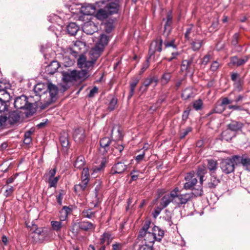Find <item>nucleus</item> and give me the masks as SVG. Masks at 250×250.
<instances>
[{
    "label": "nucleus",
    "mask_w": 250,
    "mask_h": 250,
    "mask_svg": "<svg viewBox=\"0 0 250 250\" xmlns=\"http://www.w3.org/2000/svg\"><path fill=\"white\" fill-rule=\"evenodd\" d=\"M73 137L74 141L78 143L83 142L85 139V131L82 128H79L75 129L73 134Z\"/></svg>",
    "instance_id": "4468645a"
},
{
    "label": "nucleus",
    "mask_w": 250,
    "mask_h": 250,
    "mask_svg": "<svg viewBox=\"0 0 250 250\" xmlns=\"http://www.w3.org/2000/svg\"><path fill=\"white\" fill-rule=\"evenodd\" d=\"M211 178L210 181L208 183V186L209 188H214L219 184L220 181L215 174L210 175Z\"/></svg>",
    "instance_id": "473e14b6"
},
{
    "label": "nucleus",
    "mask_w": 250,
    "mask_h": 250,
    "mask_svg": "<svg viewBox=\"0 0 250 250\" xmlns=\"http://www.w3.org/2000/svg\"><path fill=\"white\" fill-rule=\"evenodd\" d=\"M85 164L84 158L82 156L78 157L77 160L75 162L74 167L75 168L81 169L83 167Z\"/></svg>",
    "instance_id": "58836bf2"
},
{
    "label": "nucleus",
    "mask_w": 250,
    "mask_h": 250,
    "mask_svg": "<svg viewBox=\"0 0 250 250\" xmlns=\"http://www.w3.org/2000/svg\"><path fill=\"white\" fill-rule=\"evenodd\" d=\"M203 44V41L201 40H195L191 43V47L194 51H198Z\"/></svg>",
    "instance_id": "4c0bfd02"
},
{
    "label": "nucleus",
    "mask_w": 250,
    "mask_h": 250,
    "mask_svg": "<svg viewBox=\"0 0 250 250\" xmlns=\"http://www.w3.org/2000/svg\"><path fill=\"white\" fill-rule=\"evenodd\" d=\"M109 41L108 36L105 34H101L95 45L89 52L90 58L96 61L104 50L105 47L107 45Z\"/></svg>",
    "instance_id": "7ed1b4c3"
},
{
    "label": "nucleus",
    "mask_w": 250,
    "mask_h": 250,
    "mask_svg": "<svg viewBox=\"0 0 250 250\" xmlns=\"http://www.w3.org/2000/svg\"><path fill=\"white\" fill-rule=\"evenodd\" d=\"M102 182L100 180H98V181H96L95 183L96 187L95 188V191L96 195L97 196L98 192L101 189V186Z\"/></svg>",
    "instance_id": "0e129e2a"
},
{
    "label": "nucleus",
    "mask_w": 250,
    "mask_h": 250,
    "mask_svg": "<svg viewBox=\"0 0 250 250\" xmlns=\"http://www.w3.org/2000/svg\"><path fill=\"white\" fill-rule=\"evenodd\" d=\"M105 165V162L103 161L99 166L93 167L92 169V170L93 171V173H92V174H93L94 173H97L101 171L104 168Z\"/></svg>",
    "instance_id": "a18cd8bd"
},
{
    "label": "nucleus",
    "mask_w": 250,
    "mask_h": 250,
    "mask_svg": "<svg viewBox=\"0 0 250 250\" xmlns=\"http://www.w3.org/2000/svg\"><path fill=\"white\" fill-rule=\"evenodd\" d=\"M95 227L94 224L88 221H82L79 224V228L85 231L94 229Z\"/></svg>",
    "instance_id": "b1692460"
},
{
    "label": "nucleus",
    "mask_w": 250,
    "mask_h": 250,
    "mask_svg": "<svg viewBox=\"0 0 250 250\" xmlns=\"http://www.w3.org/2000/svg\"><path fill=\"white\" fill-rule=\"evenodd\" d=\"M88 182H87L84 180H82L81 183L76 185L74 187V190L76 192H80L81 191H83L85 189L87 184Z\"/></svg>",
    "instance_id": "e433bc0d"
},
{
    "label": "nucleus",
    "mask_w": 250,
    "mask_h": 250,
    "mask_svg": "<svg viewBox=\"0 0 250 250\" xmlns=\"http://www.w3.org/2000/svg\"><path fill=\"white\" fill-rule=\"evenodd\" d=\"M8 118L9 123L10 124L13 125L19 121L20 119V116L18 113L14 111L10 114Z\"/></svg>",
    "instance_id": "c9c22d12"
},
{
    "label": "nucleus",
    "mask_w": 250,
    "mask_h": 250,
    "mask_svg": "<svg viewBox=\"0 0 250 250\" xmlns=\"http://www.w3.org/2000/svg\"><path fill=\"white\" fill-rule=\"evenodd\" d=\"M203 106L202 101L200 99L195 101L193 103V108L196 110H199L202 109Z\"/></svg>",
    "instance_id": "8fccbe9b"
},
{
    "label": "nucleus",
    "mask_w": 250,
    "mask_h": 250,
    "mask_svg": "<svg viewBox=\"0 0 250 250\" xmlns=\"http://www.w3.org/2000/svg\"><path fill=\"white\" fill-rule=\"evenodd\" d=\"M228 128L232 131H238L240 130L243 126V124L240 122L232 121L231 123L228 125Z\"/></svg>",
    "instance_id": "a878e982"
},
{
    "label": "nucleus",
    "mask_w": 250,
    "mask_h": 250,
    "mask_svg": "<svg viewBox=\"0 0 250 250\" xmlns=\"http://www.w3.org/2000/svg\"><path fill=\"white\" fill-rule=\"evenodd\" d=\"M171 78V73L166 72L163 75L161 78V83L163 85L166 84L168 83Z\"/></svg>",
    "instance_id": "a19ab883"
},
{
    "label": "nucleus",
    "mask_w": 250,
    "mask_h": 250,
    "mask_svg": "<svg viewBox=\"0 0 250 250\" xmlns=\"http://www.w3.org/2000/svg\"><path fill=\"white\" fill-rule=\"evenodd\" d=\"M31 131L26 132L24 134V143L27 145L29 144L31 142Z\"/></svg>",
    "instance_id": "5fc2aeb1"
},
{
    "label": "nucleus",
    "mask_w": 250,
    "mask_h": 250,
    "mask_svg": "<svg viewBox=\"0 0 250 250\" xmlns=\"http://www.w3.org/2000/svg\"><path fill=\"white\" fill-rule=\"evenodd\" d=\"M228 108L229 109H232L233 110H238V111L246 110L242 106L237 105V104H236L234 105H229L228 106Z\"/></svg>",
    "instance_id": "bf43d9fd"
},
{
    "label": "nucleus",
    "mask_w": 250,
    "mask_h": 250,
    "mask_svg": "<svg viewBox=\"0 0 250 250\" xmlns=\"http://www.w3.org/2000/svg\"><path fill=\"white\" fill-rule=\"evenodd\" d=\"M14 107L17 109H23L27 115H31L36 111L33 104L29 103L27 98L24 95L17 97L14 101Z\"/></svg>",
    "instance_id": "39448f33"
},
{
    "label": "nucleus",
    "mask_w": 250,
    "mask_h": 250,
    "mask_svg": "<svg viewBox=\"0 0 250 250\" xmlns=\"http://www.w3.org/2000/svg\"><path fill=\"white\" fill-rule=\"evenodd\" d=\"M83 30L86 34L92 35L97 31V26L93 22H87L84 23Z\"/></svg>",
    "instance_id": "f3484780"
},
{
    "label": "nucleus",
    "mask_w": 250,
    "mask_h": 250,
    "mask_svg": "<svg viewBox=\"0 0 250 250\" xmlns=\"http://www.w3.org/2000/svg\"><path fill=\"white\" fill-rule=\"evenodd\" d=\"M139 81V80L138 79L136 78L134 80H133V81L130 84V89L128 95L129 99L131 98L132 96L133 95L135 88L137 84H138Z\"/></svg>",
    "instance_id": "ea45409f"
},
{
    "label": "nucleus",
    "mask_w": 250,
    "mask_h": 250,
    "mask_svg": "<svg viewBox=\"0 0 250 250\" xmlns=\"http://www.w3.org/2000/svg\"><path fill=\"white\" fill-rule=\"evenodd\" d=\"M239 34L235 33L232 37L231 43L233 45L235 46L238 42Z\"/></svg>",
    "instance_id": "774afa93"
},
{
    "label": "nucleus",
    "mask_w": 250,
    "mask_h": 250,
    "mask_svg": "<svg viewBox=\"0 0 250 250\" xmlns=\"http://www.w3.org/2000/svg\"><path fill=\"white\" fill-rule=\"evenodd\" d=\"M240 159L243 167L250 171V157L246 155H243L241 157L237 155L233 156L231 158L224 159L220 163V167L225 174H229L234 170V163L236 160Z\"/></svg>",
    "instance_id": "f257e3e1"
},
{
    "label": "nucleus",
    "mask_w": 250,
    "mask_h": 250,
    "mask_svg": "<svg viewBox=\"0 0 250 250\" xmlns=\"http://www.w3.org/2000/svg\"><path fill=\"white\" fill-rule=\"evenodd\" d=\"M79 30V27L74 22L69 23L67 27V32L72 36L75 35Z\"/></svg>",
    "instance_id": "f704fd0d"
},
{
    "label": "nucleus",
    "mask_w": 250,
    "mask_h": 250,
    "mask_svg": "<svg viewBox=\"0 0 250 250\" xmlns=\"http://www.w3.org/2000/svg\"><path fill=\"white\" fill-rule=\"evenodd\" d=\"M114 28L113 24L112 22L108 21L104 24L105 31L109 33L111 32Z\"/></svg>",
    "instance_id": "603ef678"
},
{
    "label": "nucleus",
    "mask_w": 250,
    "mask_h": 250,
    "mask_svg": "<svg viewBox=\"0 0 250 250\" xmlns=\"http://www.w3.org/2000/svg\"><path fill=\"white\" fill-rule=\"evenodd\" d=\"M89 177L90 174L89 172V169L88 168H83L81 176L82 180H84V181H86L87 182H89Z\"/></svg>",
    "instance_id": "79ce46f5"
},
{
    "label": "nucleus",
    "mask_w": 250,
    "mask_h": 250,
    "mask_svg": "<svg viewBox=\"0 0 250 250\" xmlns=\"http://www.w3.org/2000/svg\"><path fill=\"white\" fill-rule=\"evenodd\" d=\"M113 239V237L111 234L108 231L104 232L100 238V243L101 245H104L105 243L109 245Z\"/></svg>",
    "instance_id": "6ab92c4d"
},
{
    "label": "nucleus",
    "mask_w": 250,
    "mask_h": 250,
    "mask_svg": "<svg viewBox=\"0 0 250 250\" xmlns=\"http://www.w3.org/2000/svg\"><path fill=\"white\" fill-rule=\"evenodd\" d=\"M60 66L57 61H52L48 66H46L45 71L48 74H54Z\"/></svg>",
    "instance_id": "aec40b11"
},
{
    "label": "nucleus",
    "mask_w": 250,
    "mask_h": 250,
    "mask_svg": "<svg viewBox=\"0 0 250 250\" xmlns=\"http://www.w3.org/2000/svg\"><path fill=\"white\" fill-rule=\"evenodd\" d=\"M207 167L210 172V174H215L218 168L217 161L213 159L207 160Z\"/></svg>",
    "instance_id": "4be33fe9"
},
{
    "label": "nucleus",
    "mask_w": 250,
    "mask_h": 250,
    "mask_svg": "<svg viewBox=\"0 0 250 250\" xmlns=\"http://www.w3.org/2000/svg\"><path fill=\"white\" fill-rule=\"evenodd\" d=\"M163 208H163V207L161 206H160V207H157V208H156L154 209V212L153 213V217L154 218H156L159 215V214L160 213V212H161Z\"/></svg>",
    "instance_id": "69168bd1"
},
{
    "label": "nucleus",
    "mask_w": 250,
    "mask_h": 250,
    "mask_svg": "<svg viewBox=\"0 0 250 250\" xmlns=\"http://www.w3.org/2000/svg\"><path fill=\"white\" fill-rule=\"evenodd\" d=\"M83 217L87 218H91L95 215V212H93L90 209H85L82 213Z\"/></svg>",
    "instance_id": "de8ad7c7"
},
{
    "label": "nucleus",
    "mask_w": 250,
    "mask_h": 250,
    "mask_svg": "<svg viewBox=\"0 0 250 250\" xmlns=\"http://www.w3.org/2000/svg\"><path fill=\"white\" fill-rule=\"evenodd\" d=\"M194 56L195 55H192L189 59L182 61L181 70L185 72L186 75L188 74H192L194 72L195 64L196 63V62L193 61Z\"/></svg>",
    "instance_id": "6e6552de"
},
{
    "label": "nucleus",
    "mask_w": 250,
    "mask_h": 250,
    "mask_svg": "<svg viewBox=\"0 0 250 250\" xmlns=\"http://www.w3.org/2000/svg\"><path fill=\"white\" fill-rule=\"evenodd\" d=\"M112 146H114V148L115 149L119 151L120 153H121L124 150V146L122 145L117 142H114V144L112 145Z\"/></svg>",
    "instance_id": "052dcab7"
},
{
    "label": "nucleus",
    "mask_w": 250,
    "mask_h": 250,
    "mask_svg": "<svg viewBox=\"0 0 250 250\" xmlns=\"http://www.w3.org/2000/svg\"><path fill=\"white\" fill-rule=\"evenodd\" d=\"M191 127H188L185 129H184L180 133V138L183 139L185 138L190 132L192 131Z\"/></svg>",
    "instance_id": "6e6d98bb"
},
{
    "label": "nucleus",
    "mask_w": 250,
    "mask_h": 250,
    "mask_svg": "<svg viewBox=\"0 0 250 250\" xmlns=\"http://www.w3.org/2000/svg\"><path fill=\"white\" fill-rule=\"evenodd\" d=\"M42 231L40 229H36L32 233V236L33 241L35 242H38L40 241L39 236L42 234Z\"/></svg>",
    "instance_id": "37998d69"
},
{
    "label": "nucleus",
    "mask_w": 250,
    "mask_h": 250,
    "mask_svg": "<svg viewBox=\"0 0 250 250\" xmlns=\"http://www.w3.org/2000/svg\"><path fill=\"white\" fill-rule=\"evenodd\" d=\"M250 57V56H245L242 59H239L237 57L234 56L231 58L230 63L233 65H235L238 66H240L246 63L248 61Z\"/></svg>",
    "instance_id": "5701e85b"
},
{
    "label": "nucleus",
    "mask_w": 250,
    "mask_h": 250,
    "mask_svg": "<svg viewBox=\"0 0 250 250\" xmlns=\"http://www.w3.org/2000/svg\"><path fill=\"white\" fill-rule=\"evenodd\" d=\"M1 85H5V84L0 82V100L9 102L11 98L10 94Z\"/></svg>",
    "instance_id": "412c9836"
},
{
    "label": "nucleus",
    "mask_w": 250,
    "mask_h": 250,
    "mask_svg": "<svg viewBox=\"0 0 250 250\" xmlns=\"http://www.w3.org/2000/svg\"><path fill=\"white\" fill-rule=\"evenodd\" d=\"M206 168L204 166L199 167L198 168L197 173H195L197 177L199 178L200 183L201 184H203L204 181V175L207 173Z\"/></svg>",
    "instance_id": "7c9ffc66"
},
{
    "label": "nucleus",
    "mask_w": 250,
    "mask_h": 250,
    "mask_svg": "<svg viewBox=\"0 0 250 250\" xmlns=\"http://www.w3.org/2000/svg\"><path fill=\"white\" fill-rule=\"evenodd\" d=\"M70 208L66 206H64L60 211L61 214L60 216V221H51L50 222L51 228L53 230L56 232H60L62 229L65 227L63 222L66 219Z\"/></svg>",
    "instance_id": "423d86ee"
},
{
    "label": "nucleus",
    "mask_w": 250,
    "mask_h": 250,
    "mask_svg": "<svg viewBox=\"0 0 250 250\" xmlns=\"http://www.w3.org/2000/svg\"><path fill=\"white\" fill-rule=\"evenodd\" d=\"M9 102L3 101L0 100V112H4L8 109Z\"/></svg>",
    "instance_id": "864d4df0"
},
{
    "label": "nucleus",
    "mask_w": 250,
    "mask_h": 250,
    "mask_svg": "<svg viewBox=\"0 0 250 250\" xmlns=\"http://www.w3.org/2000/svg\"><path fill=\"white\" fill-rule=\"evenodd\" d=\"M234 136L233 133L229 128L223 131L221 134V139L222 140H225L229 142L231 140L232 137Z\"/></svg>",
    "instance_id": "cd10ccee"
},
{
    "label": "nucleus",
    "mask_w": 250,
    "mask_h": 250,
    "mask_svg": "<svg viewBox=\"0 0 250 250\" xmlns=\"http://www.w3.org/2000/svg\"><path fill=\"white\" fill-rule=\"evenodd\" d=\"M109 13L106 8L99 9L96 13V17L99 20H103L106 19L109 16Z\"/></svg>",
    "instance_id": "72a5a7b5"
},
{
    "label": "nucleus",
    "mask_w": 250,
    "mask_h": 250,
    "mask_svg": "<svg viewBox=\"0 0 250 250\" xmlns=\"http://www.w3.org/2000/svg\"><path fill=\"white\" fill-rule=\"evenodd\" d=\"M111 141L108 137H104L101 140L100 142L101 147L104 149V152H107L109 150V145L111 143Z\"/></svg>",
    "instance_id": "c756f323"
},
{
    "label": "nucleus",
    "mask_w": 250,
    "mask_h": 250,
    "mask_svg": "<svg viewBox=\"0 0 250 250\" xmlns=\"http://www.w3.org/2000/svg\"><path fill=\"white\" fill-rule=\"evenodd\" d=\"M123 244L118 242H114L112 245V250H122Z\"/></svg>",
    "instance_id": "13d9d810"
},
{
    "label": "nucleus",
    "mask_w": 250,
    "mask_h": 250,
    "mask_svg": "<svg viewBox=\"0 0 250 250\" xmlns=\"http://www.w3.org/2000/svg\"><path fill=\"white\" fill-rule=\"evenodd\" d=\"M127 168V166L121 162H118L115 164L111 168L110 173L112 175L116 174H121Z\"/></svg>",
    "instance_id": "dca6fc26"
},
{
    "label": "nucleus",
    "mask_w": 250,
    "mask_h": 250,
    "mask_svg": "<svg viewBox=\"0 0 250 250\" xmlns=\"http://www.w3.org/2000/svg\"><path fill=\"white\" fill-rule=\"evenodd\" d=\"M158 83V80L154 77H150L146 79L143 84L140 86V90L142 92L146 91L148 87L151 85L153 87H155Z\"/></svg>",
    "instance_id": "f8f14e48"
},
{
    "label": "nucleus",
    "mask_w": 250,
    "mask_h": 250,
    "mask_svg": "<svg viewBox=\"0 0 250 250\" xmlns=\"http://www.w3.org/2000/svg\"><path fill=\"white\" fill-rule=\"evenodd\" d=\"M232 103H233V101L232 100H230L228 98L225 97V98H224L222 99L221 103V104L220 105V106H223L224 105L229 104H231Z\"/></svg>",
    "instance_id": "338daca9"
},
{
    "label": "nucleus",
    "mask_w": 250,
    "mask_h": 250,
    "mask_svg": "<svg viewBox=\"0 0 250 250\" xmlns=\"http://www.w3.org/2000/svg\"><path fill=\"white\" fill-rule=\"evenodd\" d=\"M164 45L166 48L172 47L173 48H177V45L175 44V40L172 39L170 40H166L164 42Z\"/></svg>",
    "instance_id": "c03bdc74"
},
{
    "label": "nucleus",
    "mask_w": 250,
    "mask_h": 250,
    "mask_svg": "<svg viewBox=\"0 0 250 250\" xmlns=\"http://www.w3.org/2000/svg\"><path fill=\"white\" fill-rule=\"evenodd\" d=\"M62 81L67 83L77 81H83L88 77V73L85 70L68 71L62 73Z\"/></svg>",
    "instance_id": "f03ea898"
},
{
    "label": "nucleus",
    "mask_w": 250,
    "mask_h": 250,
    "mask_svg": "<svg viewBox=\"0 0 250 250\" xmlns=\"http://www.w3.org/2000/svg\"><path fill=\"white\" fill-rule=\"evenodd\" d=\"M172 17L171 14V12L168 13L167 15V18H166V22L165 24V30H167V27H169L171 25V24L172 23Z\"/></svg>",
    "instance_id": "3c124183"
},
{
    "label": "nucleus",
    "mask_w": 250,
    "mask_h": 250,
    "mask_svg": "<svg viewBox=\"0 0 250 250\" xmlns=\"http://www.w3.org/2000/svg\"><path fill=\"white\" fill-rule=\"evenodd\" d=\"M8 120V117L5 115L0 116V127L5 125L6 122Z\"/></svg>",
    "instance_id": "e2e57ef3"
},
{
    "label": "nucleus",
    "mask_w": 250,
    "mask_h": 250,
    "mask_svg": "<svg viewBox=\"0 0 250 250\" xmlns=\"http://www.w3.org/2000/svg\"><path fill=\"white\" fill-rule=\"evenodd\" d=\"M152 245L143 244L140 246L138 250H153Z\"/></svg>",
    "instance_id": "680f3d73"
},
{
    "label": "nucleus",
    "mask_w": 250,
    "mask_h": 250,
    "mask_svg": "<svg viewBox=\"0 0 250 250\" xmlns=\"http://www.w3.org/2000/svg\"><path fill=\"white\" fill-rule=\"evenodd\" d=\"M186 182L184 184V188L185 189H193L192 188L197 182V177L194 172H189L187 174L185 178Z\"/></svg>",
    "instance_id": "9b49d317"
},
{
    "label": "nucleus",
    "mask_w": 250,
    "mask_h": 250,
    "mask_svg": "<svg viewBox=\"0 0 250 250\" xmlns=\"http://www.w3.org/2000/svg\"><path fill=\"white\" fill-rule=\"evenodd\" d=\"M179 192H176V196L174 199V204L178 207L182 205H185L188 201L191 200L193 197L201 196L203 191L202 188L200 187L197 189H193L192 191L189 193L185 194H179Z\"/></svg>",
    "instance_id": "20e7f679"
},
{
    "label": "nucleus",
    "mask_w": 250,
    "mask_h": 250,
    "mask_svg": "<svg viewBox=\"0 0 250 250\" xmlns=\"http://www.w3.org/2000/svg\"><path fill=\"white\" fill-rule=\"evenodd\" d=\"M117 103V99L115 98H113L110 101L108 108L110 110L112 111L115 108L116 105Z\"/></svg>",
    "instance_id": "4d7b16f0"
},
{
    "label": "nucleus",
    "mask_w": 250,
    "mask_h": 250,
    "mask_svg": "<svg viewBox=\"0 0 250 250\" xmlns=\"http://www.w3.org/2000/svg\"><path fill=\"white\" fill-rule=\"evenodd\" d=\"M48 82L46 83H38L34 88V90L37 96L42 95L47 93Z\"/></svg>",
    "instance_id": "2eb2a0df"
},
{
    "label": "nucleus",
    "mask_w": 250,
    "mask_h": 250,
    "mask_svg": "<svg viewBox=\"0 0 250 250\" xmlns=\"http://www.w3.org/2000/svg\"><path fill=\"white\" fill-rule=\"evenodd\" d=\"M193 97L194 93L193 92V90L192 88L190 87H188L185 88L182 93V98L184 100H186L189 98H193Z\"/></svg>",
    "instance_id": "c85d7f7f"
},
{
    "label": "nucleus",
    "mask_w": 250,
    "mask_h": 250,
    "mask_svg": "<svg viewBox=\"0 0 250 250\" xmlns=\"http://www.w3.org/2000/svg\"><path fill=\"white\" fill-rule=\"evenodd\" d=\"M119 3L110 2L106 6V9L110 15L117 13L119 10Z\"/></svg>",
    "instance_id": "bb28decb"
},
{
    "label": "nucleus",
    "mask_w": 250,
    "mask_h": 250,
    "mask_svg": "<svg viewBox=\"0 0 250 250\" xmlns=\"http://www.w3.org/2000/svg\"><path fill=\"white\" fill-rule=\"evenodd\" d=\"M162 39L157 40L151 42L148 52L150 57L153 55L156 51L161 52L162 51Z\"/></svg>",
    "instance_id": "ddd939ff"
},
{
    "label": "nucleus",
    "mask_w": 250,
    "mask_h": 250,
    "mask_svg": "<svg viewBox=\"0 0 250 250\" xmlns=\"http://www.w3.org/2000/svg\"><path fill=\"white\" fill-rule=\"evenodd\" d=\"M90 61H87L86 58L84 55H81L77 61V64L79 68H84L87 72V70L92 68L94 64L96 61L93 59Z\"/></svg>",
    "instance_id": "9d476101"
},
{
    "label": "nucleus",
    "mask_w": 250,
    "mask_h": 250,
    "mask_svg": "<svg viewBox=\"0 0 250 250\" xmlns=\"http://www.w3.org/2000/svg\"><path fill=\"white\" fill-rule=\"evenodd\" d=\"M95 12L94 7L90 4L85 6H82L81 9V12L84 15H90Z\"/></svg>",
    "instance_id": "2f4dec72"
},
{
    "label": "nucleus",
    "mask_w": 250,
    "mask_h": 250,
    "mask_svg": "<svg viewBox=\"0 0 250 250\" xmlns=\"http://www.w3.org/2000/svg\"><path fill=\"white\" fill-rule=\"evenodd\" d=\"M150 225L149 221H146L142 229L140 230L138 237H144L145 244L148 243V245H152L155 241H156L152 231H148Z\"/></svg>",
    "instance_id": "0eeeda50"
},
{
    "label": "nucleus",
    "mask_w": 250,
    "mask_h": 250,
    "mask_svg": "<svg viewBox=\"0 0 250 250\" xmlns=\"http://www.w3.org/2000/svg\"><path fill=\"white\" fill-rule=\"evenodd\" d=\"M115 129H116V127H114L112 128V131H111V135L113 137V136L114 135V133L117 134V135L115 136L114 138L116 140H120L123 137L121 131H120V130L119 129V128L118 127L117 128V130L116 131L115 130Z\"/></svg>",
    "instance_id": "49530a36"
},
{
    "label": "nucleus",
    "mask_w": 250,
    "mask_h": 250,
    "mask_svg": "<svg viewBox=\"0 0 250 250\" xmlns=\"http://www.w3.org/2000/svg\"><path fill=\"white\" fill-rule=\"evenodd\" d=\"M59 176L53 178L49 177L48 183L49 187H55L59 180Z\"/></svg>",
    "instance_id": "09e8293b"
},
{
    "label": "nucleus",
    "mask_w": 250,
    "mask_h": 250,
    "mask_svg": "<svg viewBox=\"0 0 250 250\" xmlns=\"http://www.w3.org/2000/svg\"><path fill=\"white\" fill-rule=\"evenodd\" d=\"M152 233L155 238L156 241H160L162 240L164 235V231L161 229L157 226H154L152 229Z\"/></svg>",
    "instance_id": "393cba45"
},
{
    "label": "nucleus",
    "mask_w": 250,
    "mask_h": 250,
    "mask_svg": "<svg viewBox=\"0 0 250 250\" xmlns=\"http://www.w3.org/2000/svg\"><path fill=\"white\" fill-rule=\"evenodd\" d=\"M176 192H179V188H175L170 193L164 195L161 199L160 206L166 208L170 203H174V199L176 196Z\"/></svg>",
    "instance_id": "1a4fd4ad"
},
{
    "label": "nucleus",
    "mask_w": 250,
    "mask_h": 250,
    "mask_svg": "<svg viewBox=\"0 0 250 250\" xmlns=\"http://www.w3.org/2000/svg\"><path fill=\"white\" fill-rule=\"evenodd\" d=\"M47 92L49 94L50 100L54 101L58 92V88L55 84L51 83L48 82Z\"/></svg>",
    "instance_id": "a211bd4d"
}]
</instances>
